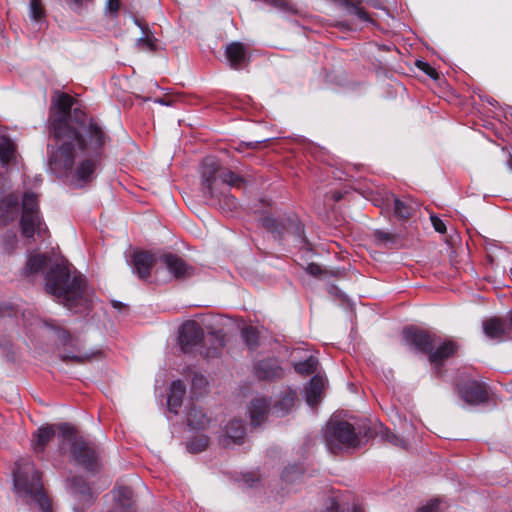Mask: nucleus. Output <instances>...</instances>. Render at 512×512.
I'll return each instance as SVG.
<instances>
[{
  "instance_id": "f257e3e1",
  "label": "nucleus",
  "mask_w": 512,
  "mask_h": 512,
  "mask_svg": "<svg viewBox=\"0 0 512 512\" xmlns=\"http://www.w3.org/2000/svg\"><path fill=\"white\" fill-rule=\"evenodd\" d=\"M73 98L57 93L53 99L56 113L50 117V130L56 146L48 145V170L75 188L90 183L101 164L111 137L97 120H73Z\"/></svg>"
},
{
  "instance_id": "f03ea898",
  "label": "nucleus",
  "mask_w": 512,
  "mask_h": 512,
  "mask_svg": "<svg viewBox=\"0 0 512 512\" xmlns=\"http://www.w3.org/2000/svg\"><path fill=\"white\" fill-rule=\"evenodd\" d=\"M45 289L55 300L73 312L89 308L92 297L88 293L84 277L58 259L47 254L35 253L28 257L21 275L33 280L44 273Z\"/></svg>"
},
{
  "instance_id": "7ed1b4c3",
  "label": "nucleus",
  "mask_w": 512,
  "mask_h": 512,
  "mask_svg": "<svg viewBox=\"0 0 512 512\" xmlns=\"http://www.w3.org/2000/svg\"><path fill=\"white\" fill-rule=\"evenodd\" d=\"M201 191L209 204L218 206L224 213L237 208V200L231 195L230 187H241L244 179L220 166L213 156L203 159L200 166Z\"/></svg>"
},
{
  "instance_id": "20e7f679",
  "label": "nucleus",
  "mask_w": 512,
  "mask_h": 512,
  "mask_svg": "<svg viewBox=\"0 0 512 512\" xmlns=\"http://www.w3.org/2000/svg\"><path fill=\"white\" fill-rule=\"evenodd\" d=\"M13 486L19 501L33 512H51V503L44 490L41 473L30 459H20L15 464Z\"/></svg>"
},
{
  "instance_id": "39448f33",
  "label": "nucleus",
  "mask_w": 512,
  "mask_h": 512,
  "mask_svg": "<svg viewBox=\"0 0 512 512\" xmlns=\"http://www.w3.org/2000/svg\"><path fill=\"white\" fill-rule=\"evenodd\" d=\"M57 428L61 441L60 451L64 453L68 447L71 462L87 472L95 473L99 468V455L95 445L79 436L75 428L68 423H61Z\"/></svg>"
},
{
  "instance_id": "423d86ee",
  "label": "nucleus",
  "mask_w": 512,
  "mask_h": 512,
  "mask_svg": "<svg viewBox=\"0 0 512 512\" xmlns=\"http://www.w3.org/2000/svg\"><path fill=\"white\" fill-rule=\"evenodd\" d=\"M203 340L204 331L197 322L189 320L180 327L178 342L183 353H198L205 359L219 357L224 345L223 338L215 337L209 347L202 343Z\"/></svg>"
},
{
  "instance_id": "0eeeda50",
  "label": "nucleus",
  "mask_w": 512,
  "mask_h": 512,
  "mask_svg": "<svg viewBox=\"0 0 512 512\" xmlns=\"http://www.w3.org/2000/svg\"><path fill=\"white\" fill-rule=\"evenodd\" d=\"M261 223L276 239L300 249L311 250V244L305 236L304 227L296 216L277 219L271 215H266L261 218Z\"/></svg>"
},
{
  "instance_id": "6e6552de",
  "label": "nucleus",
  "mask_w": 512,
  "mask_h": 512,
  "mask_svg": "<svg viewBox=\"0 0 512 512\" xmlns=\"http://www.w3.org/2000/svg\"><path fill=\"white\" fill-rule=\"evenodd\" d=\"M20 227L26 238H33L35 234L41 235L47 230L39 211L38 196L30 191L23 194L21 205Z\"/></svg>"
},
{
  "instance_id": "1a4fd4ad",
  "label": "nucleus",
  "mask_w": 512,
  "mask_h": 512,
  "mask_svg": "<svg viewBox=\"0 0 512 512\" xmlns=\"http://www.w3.org/2000/svg\"><path fill=\"white\" fill-rule=\"evenodd\" d=\"M327 449L336 454L343 448L355 447L358 442L353 426L346 421H331L324 429Z\"/></svg>"
},
{
  "instance_id": "9d476101",
  "label": "nucleus",
  "mask_w": 512,
  "mask_h": 512,
  "mask_svg": "<svg viewBox=\"0 0 512 512\" xmlns=\"http://www.w3.org/2000/svg\"><path fill=\"white\" fill-rule=\"evenodd\" d=\"M405 342L422 353L431 352L432 348L437 345V337L424 330L407 327L403 330Z\"/></svg>"
},
{
  "instance_id": "9b49d317",
  "label": "nucleus",
  "mask_w": 512,
  "mask_h": 512,
  "mask_svg": "<svg viewBox=\"0 0 512 512\" xmlns=\"http://www.w3.org/2000/svg\"><path fill=\"white\" fill-rule=\"evenodd\" d=\"M457 394L463 403L478 405L487 400L485 387L476 380H464L457 384Z\"/></svg>"
},
{
  "instance_id": "f8f14e48",
  "label": "nucleus",
  "mask_w": 512,
  "mask_h": 512,
  "mask_svg": "<svg viewBox=\"0 0 512 512\" xmlns=\"http://www.w3.org/2000/svg\"><path fill=\"white\" fill-rule=\"evenodd\" d=\"M132 272L140 279L147 280L150 277L152 267L155 268V273L158 276L160 273L159 258H154L150 253L145 251L135 252L129 262Z\"/></svg>"
},
{
  "instance_id": "ddd939ff",
  "label": "nucleus",
  "mask_w": 512,
  "mask_h": 512,
  "mask_svg": "<svg viewBox=\"0 0 512 512\" xmlns=\"http://www.w3.org/2000/svg\"><path fill=\"white\" fill-rule=\"evenodd\" d=\"M159 267L165 268L176 280L186 279L194 274V268L175 254H164L159 257Z\"/></svg>"
},
{
  "instance_id": "4468645a",
  "label": "nucleus",
  "mask_w": 512,
  "mask_h": 512,
  "mask_svg": "<svg viewBox=\"0 0 512 512\" xmlns=\"http://www.w3.org/2000/svg\"><path fill=\"white\" fill-rule=\"evenodd\" d=\"M70 490L77 502L73 507L74 512H83L93 504L94 496L91 488L81 477L71 479Z\"/></svg>"
},
{
  "instance_id": "2eb2a0df",
  "label": "nucleus",
  "mask_w": 512,
  "mask_h": 512,
  "mask_svg": "<svg viewBox=\"0 0 512 512\" xmlns=\"http://www.w3.org/2000/svg\"><path fill=\"white\" fill-rule=\"evenodd\" d=\"M253 369L256 377L260 380H276L284 376V369L276 357L256 361Z\"/></svg>"
},
{
  "instance_id": "dca6fc26",
  "label": "nucleus",
  "mask_w": 512,
  "mask_h": 512,
  "mask_svg": "<svg viewBox=\"0 0 512 512\" xmlns=\"http://www.w3.org/2000/svg\"><path fill=\"white\" fill-rule=\"evenodd\" d=\"M297 400V391L286 387L275 397L271 413L277 417H284L291 413Z\"/></svg>"
},
{
  "instance_id": "f3484780",
  "label": "nucleus",
  "mask_w": 512,
  "mask_h": 512,
  "mask_svg": "<svg viewBox=\"0 0 512 512\" xmlns=\"http://www.w3.org/2000/svg\"><path fill=\"white\" fill-rule=\"evenodd\" d=\"M270 405L265 397L256 396L248 406L251 424L255 427L260 426L267 418V414L271 411Z\"/></svg>"
},
{
  "instance_id": "a211bd4d",
  "label": "nucleus",
  "mask_w": 512,
  "mask_h": 512,
  "mask_svg": "<svg viewBox=\"0 0 512 512\" xmlns=\"http://www.w3.org/2000/svg\"><path fill=\"white\" fill-rule=\"evenodd\" d=\"M19 211V199L15 194H8L0 199V225H7L15 219Z\"/></svg>"
},
{
  "instance_id": "6ab92c4d",
  "label": "nucleus",
  "mask_w": 512,
  "mask_h": 512,
  "mask_svg": "<svg viewBox=\"0 0 512 512\" xmlns=\"http://www.w3.org/2000/svg\"><path fill=\"white\" fill-rule=\"evenodd\" d=\"M186 393V386L182 380L172 381L170 391L167 397L168 410L174 414L178 413V409L182 405L183 397Z\"/></svg>"
},
{
  "instance_id": "aec40b11",
  "label": "nucleus",
  "mask_w": 512,
  "mask_h": 512,
  "mask_svg": "<svg viewBox=\"0 0 512 512\" xmlns=\"http://www.w3.org/2000/svg\"><path fill=\"white\" fill-rule=\"evenodd\" d=\"M456 350V344L452 340H446L437 346L436 349L432 348L428 354L429 361L438 369L442 362L452 356Z\"/></svg>"
},
{
  "instance_id": "412c9836",
  "label": "nucleus",
  "mask_w": 512,
  "mask_h": 512,
  "mask_svg": "<svg viewBox=\"0 0 512 512\" xmlns=\"http://www.w3.org/2000/svg\"><path fill=\"white\" fill-rule=\"evenodd\" d=\"M115 504L110 512H131L132 509V495L131 488L127 486H120L113 490Z\"/></svg>"
},
{
  "instance_id": "4be33fe9",
  "label": "nucleus",
  "mask_w": 512,
  "mask_h": 512,
  "mask_svg": "<svg viewBox=\"0 0 512 512\" xmlns=\"http://www.w3.org/2000/svg\"><path fill=\"white\" fill-rule=\"evenodd\" d=\"M226 57L230 67L239 69L247 60V51L241 42H232L226 46Z\"/></svg>"
},
{
  "instance_id": "5701e85b",
  "label": "nucleus",
  "mask_w": 512,
  "mask_h": 512,
  "mask_svg": "<svg viewBox=\"0 0 512 512\" xmlns=\"http://www.w3.org/2000/svg\"><path fill=\"white\" fill-rule=\"evenodd\" d=\"M324 389V379L319 375H314L309 384L305 387V400L310 407L315 406L321 399Z\"/></svg>"
},
{
  "instance_id": "b1692460",
  "label": "nucleus",
  "mask_w": 512,
  "mask_h": 512,
  "mask_svg": "<svg viewBox=\"0 0 512 512\" xmlns=\"http://www.w3.org/2000/svg\"><path fill=\"white\" fill-rule=\"evenodd\" d=\"M483 332L491 340L503 341L506 335L504 322L499 318H490L483 322Z\"/></svg>"
},
{
  "instance_id": "393cba45",
  "label": "nucleus",
  "mask_w": 512,
  "mask_h": 512,
  "mask_svg": "<svg viewBox=\"0 0 512 512\" xmlns=\"http://www.w3.org/2000/svg\"><path fill=\"white\" fill-rule=\"evenodd\" d=\"M245 436V424L240 419L231 420L225 428V445L229 440L234 444H241Z\"/></svg>"
},
{
  "instance_id": "a878e982",
  "label": "nucleus",
  "mask_w": 512,
  "mask_h": 512,
  "mask_svg": "<svg viewBox=\"0 0 512 512\" xmlns=\"http://www.w3.org/2000/svg\"><path fill=\"white\" fill-rule=\"evenodd\" d=\"M55 436V429L52 425L43 426L37 429L33 435L32 445L36 453L43 452L46 445Z\"/></svg>"
},
{
  "instance_id": "bb28decb",
  "label": "nucleus",
  "mask_w": 512,
  "mask_h": 512,
  "mask_svg": "<svg viewBox=\"0 0 512 512\" xmlns=\"http://www.w3.org/2000/svg\"><path fill=\"white\" fill-rule=\"evenodd\" d=\"M186 419L188 426L193 430L204 429L209 422V419L203 410L194 405L187 409Z\"/></svg>"
},
{
  "instance_id": "cd10ccee",
  "label": "nucleus",
  "mask_w": 512,
  "mask_h": 512,
  "mask_svg": "<svg viewBox=\"0 0 512 512\" xmlns=\"http://www.w3.org/2000/svg\"><path fill=\"white\" fill-rule=\"evenodd\" d=\"M16 154V145L14 141L6 135L0 137V162L3 166H7Z\"/></svg>"
},
{
  "instance_id": "c85d7f7f",
  "label": "nucleus",
  "mask_w": 512,
  "mask_h": 512,
  "mask_svg": "<svg viewBox=\"0 0 512 512\" xmlns=\"http://www.w3.org/2000/svg\"><path fill=\"white\" fill-rule=\"evenodd\" d=\"M303 467L300 464H293L285 468L282 472L281 479L286 486L294 485L303 478Z\"/></svg>"
},
{
  "instance_id": "c756f323",
  "label": "nucleus",
  "mask_w": 512,
  "mask_h": 512,
  "mask_svg": "<svg viewBox=\"0 0 512 512\" xmlns=\"http://www.w3.org/2000/svg\"><path fill=\"white\" fill-rule=\"evenodd\" d=\"M28 16L36 24H42L46 18V12L41 0H30Z\"/></svg>"
},
{
  "instance_id": "7c9ffc66",
  "label": "nucleus",
  "mask_w": 512,
  "mask_h": 512,
  "mask_svg": "<svg viewBox=\"0 0 512 512\" xmlns=\"http://www.w3.org/2000/svg\"><path fill=\"white\" fill-rule=\"evenodd\" d=\"M135 23L140 27L143 33L142 36L137 39V46H140L148 51H155L157 39L151 35L147 27L142 25L138 20H135Z\"/></svg>"
},
{
  "instance_id": "2f4dec72",
  "label": "nucleus",
  "mask_w": 512,
  "mask_h": 512,
  "mask_svg": "<svg viewBox=\"0 0 512 512\" xmlns=\"http://www.w3.org/2000/svg\"><path fill=\"white\" fill-rule=\"evenodd\" d=\"M393 208L395 215L400 219H408L414 212V205L409 201L393 197Z\"/></svg>"
},
{
  "instance_id": "473e14b6",
  "label": "nucleus",
  "mask_w": 512,
  "mask_h": 512,
  "mask_svg": "<svg viewBox=\"0 0 512 512\" xmlns=\"http://www.w3.org/2000/svg\"><path fill=\"white\" fill-rule=\"evenodd\" d=\"M318 365V359L314 356H309L304 361H300L294 364V369L300 374H312L316 371Z\"/></svg>"
},
{
  "instance_id": "72a5a7b5",
  "label": "nucleus",
  "mask_w": 512,
  "mask_h": 512,
  "mask_svg": "<svg viewBox=\"0 0 512 512\" xmlns=\"http://www.w3.org/2000/svg\"><path fill=\"white\" fill-rule=\"evenodd\" d=\"M373 237L378 245H382L385 247H391L392 245L396 244L397 240L395 234L384 230H375L373 233Z\"/></svg>"
},
{
  "instance_id": "f704fd0d",
  "label": "nucleus",
  "mask_w": 512,
  "mask_h": 512,
  "mask_svg": "<svg viewBox=\"0 0 512 512\" xmlns=\"http://www.w3.org/2000/svg\"><path fill=\"white\" fill-rule=\"evenodd\" d=\"M208 446V438L204 435L192 438L187 442V450L191 453L202 452Z\"/></svg>"
},
{
  "instance_id": "c9c22d12",
  "label": "nucleus",
  "mask_w": 512,
  "mask_h": 512,
  "mask_svg": "<svg viewBox=\"0 0 512 512\" xmlns=\"http://www.w3.org/2000/svg\"><path fill=\"white\" fill-rule=\"evenodd\" d=\"M241 336L246 343L247 346L250 348H255L258 344V333L257 330L252 327H245L241 331Z\"/></svg>"
},
{
  "instance_id": "e433bc0d",
  "label": "nucleus",
  "mask_w": 512,
  "mask_h": 512,
  "mask_svg": "<svg viewBox=\"0 0 512 512\" xmlns=\"http://www.w3.org/2000/svg\"><path fill=\"white\" fill-rule=\"evenodd\" d=\"M266 4L272 6L279 12L285 13V14H291L294 13L295 10L293 6L286 0H262Z\"/></svg>"
},
{
  "instance_id": "4c0bfd02",
  "label": "nucleus",
  "mask_w": 512,
  "mask_h": 512,
  "mask_svg": "<svg viewBox=\"0 0 512 512\" xmlns=\"http://www.w3.org/2000/svg\"><path fill=\"white\" fill-rule=\"evenodd\" d=\"M97 354H98V351L91 352V353H85V354H74L72 352H64L62 354V359L65 361H75L78 363H83L86 360L92 359Z\"/></svg>"
},
{
  "instance_id": "58836bf2",
  "label": "nucleus",
  "mask_w": 512,
  "mask_h": 512,
  "mask_svg": "<svg viewBox=\"0 0 512 512\" xmlns=\"http://www.w3.org/2000/svg\"><path fill=\"white\" fill-rule=\"evenodd\" d=\"M345 3L347 4V9L350 14L355 15L362 22H370V18L363 8L349 3L347 0Z\"/></svg>"
},
{
  "instance_id": "ea45409f",
  "label": "nucleus",
  "mask_w": 512,
  "mask_h": 512,
  "mask_svg": "<svg viewBox=\"0 0 512 512\" xmlns=\"http://www.w3.org/2000/svg\"><path fill=\"white\" fill-rule=\"evenodd\" d=\"M238 482H241L244 487L252 488L259 481V477L255 472H247L241 474V477L237 479Z\"/></svg>"
},
{
  "instance_id": "a19ab883",
  "label": "nucleus",
  "mask_w": 512,
  "mask_h": 512,
  "mask_svg": "<svg viewBox=\"0 0 512 512\" xmlns=\"http://www.w3.org/2000/svg\"><path fill=\"white\" fill-rule=\"evenodd\" d=\"M416 66L421 71H423L425 74H427L430 78H432V79L438 78V73L436 72V70L433 67H431L427 62L418 60L416 62Z\"/></svg>"
},
{
  "instance_id": "79ce46f5",
  "label": "nucleus",
  "mask_w": 512,
  "mask_h": 512,
  "mask_svg": "<svg viewBox=\"0 0 512 512\" xmlns=\"http://www.w3.org/2000/svg\"><path fill=\"white\" fill-rule=\"evenodd\" d=\"M338 510V504L334 500H331L330 505L327 506L325 512H338ZM343 512H363V510L361 507L354 505L351 508L344 510Z\"/></svg>"
},
{
  "instance_id": "37998d69",
  "label": "nucleus",
  "mask_w": 512,
  "mask_h": 512,
  "mask_svg": "<svg viewBox=\"0 0 512 512\" xmlns=\"http://www.w3.org/2000/svg\"><path fill=\"white\" fill-rule=\"evenodd\" d=\"M416 512H440L438 499L431 500L426 505L419 508Z\"/></svg>"
},
{
  "instance_id": "c03bdc74",
  "label": "nucleus",
  "mask_w": 512,
  "mask_h": 512,
  "mask_svg": "<svg viewBox=\"0 0 512 512\" xmlns=\"http://www.w3.org/2000/svg\"><path fill=\"white\" fill-rule=\"evenodd\" d=\"M207 384V380L206 378L201 375V374H197L195 373L193 378H192V388L193 389H202L203 387H205Z\"/></svg>"
},
{
  "instance_id": "a18cd8bd",
  "label": "nucleus",
  "mask_w": 512,
  "mask_h": 512,
  "mask_svg": "<svg viewBox=\"0 0 512 512\" xmlns=\"http://www.w3.org/2000/svg\"><path fill=\"white\" fill-rule=\"evenodd\" d=\"M119 0H106L105 12L109 14H116L119 10Z\"/></svg>"
},
{
  "instance_id": "49530a36",
  "label": "nucleus",
  "mask_w": 512,
  "mask_h": 512,
  "mask_svg": "<svg viewBox=\"0 0 512 512\" xmlns=\"http://www.w3.org/2000/svg\"><path fill=\"white\" fill-rule=\"evenodd\" d=\"M430 219H431V222H432V225H433L434 229L437 232H439V233H445L446 232L445 223L440 218H438L435 215H431Z\"/></svg>"
},
{
  "instance_id": "de8ad7c7",
  "label": "nucleus",
  "mask_w": 512,
  "mask_h": 512,
  "mask_svg": "<svg viewBox=\"0 0 512 512\" xmlns=\"http://www.w3.org/2000/svg\"><path fill=\"white\" fill-rule=\"evenodd\" d=\"M387 440L395 446H400L402 448H406L407 442L406 440L394 435L393 433H389L386 435Z\"/></svg>"
},
{
  "instance_id": "09e8293b",
  "label": "nucleus",
  "mask_w": 512,
  "mask_h": 512,
  "mask_svg": "<svg viewBox=\"0 0 512 512\" xmlns=\"http://www.w3.org/2000/svg\"><path fill=\"white\" fill-rule=\"evenodd\" d=\"M306 271L312 276H319L322 274V268L315 263L308 264Z\"/></svg>"
},
{
  "instance_id": "8fccbe9b",
  "label": "nucleus",
  "mask_w": 512,
  "mask_h": 512,
  "mask_svg": "<svg viewBox=\"0 0 512 512\" xmlns=\"http://www.w3.org/2000/svg\"><path fill=\"white\" fill-rule=\"evenodd\" d=\"M58 338L65 345L70 340V334L64 329H57L56 331Z\"/></svg>"
},
{
  "instance_id": "3c124183",
  "label": "nucleus",
  "mask_w": 512,
  "mask_h": 512,
  "mask_svg": "<svg viewBox=\"0 0 512 512\" xmlns=\"http://www.w3.org/2000/svg\"><path fill=\"white\" fill-rule=\"evenodd\" d=\"M268 139H262V140H257V141H254V142H247V143H243L242 145H245V147H248V148H256L260 143H263V142H266Z\"/></svg>"
},
{
  "instance_id": "603ef678",
  "label": "nucleus",
  "mask_w": 512,
  "mask_h": 512,
  "mask_svg": "<svg viewBox=\"0 0 512 512\" xmlns=\"http://www.w3.org/2000/svg\"><path fill=\"white\" fill-rule=\"evenodd\" d=\"M155 103H158V104H161V105H165V106L169 105L163 98L155 99Z\"/></svg>"
},
{
  "instance_id": "864d4df0",
  "label": "nucleus",
  "mask_w": 512,
  "mask_h": 512,
  "mask_svg": "<svg viewBox=\"0 0 512 512\" xmlns=\"http://www.w3.org/2000/svg\"><path fill=\"white\" fill-rule=\"evenodd\" d=\"M508 166H509V169L512 170V159H510L508 162H507Z\"/></svg>"
}]
</instances>
